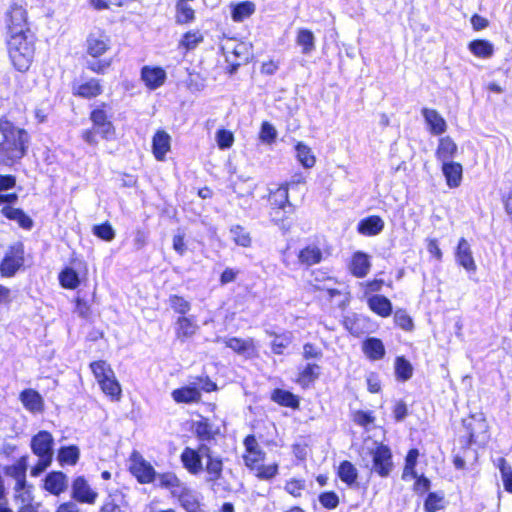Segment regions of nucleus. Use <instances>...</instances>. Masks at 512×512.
Returning a JSON list of instances; mask_svg holds the SVG:
<instances>
[{"instance_id": "obj_1", "label": "nucleus", "mask_w": 512, "mask_h": 512, "mask_svg": "<svg viewBox=\"0 0 512 512\" xmlns=\"http://www.w3.org/2000/svg\"><path fill=\"white\" fill-rule=\"evenodd\" d=\"M0 164L11 166L26 152L29 134L6 119L0 120Z\"/></svg>"}, {"instance_id": "obj_2", "label": "nucleus", "mask_w": 512, "mask_h": 512, "mask_svg": "<svg viewBox=\"0 0 512 512\" xmlns=\"http://www.w3.org/2000/svg\"><path fill=\"white\" fill-rule=\"evenodd\" d=\"M360 458L363 465L380 477H388L394 468L391 449L381 442H365Z\"/></svg>"}, {"instance_id": "obj_3", "label": "nucleus", "mask_w": 512, "mask_h": 512, "mask_svg": "<svg viewBox=\"0 0 512 512\" xmlns=\"http://www.w3.org/2000/svg\"><path fill=\"white\" fill-rule=\"evenodd\" d=\"M13 28V34L8 42L10 59L18 71L27 72L32 64V48L28 40L31 32L21 34L19 27Z\"/></svg>"}, {"instance_id": "obj_4", "label": "nucleus", "mask_w": 512, "mask_h": 512, "mask_svg": "<svg viewBox=\"0 0 512 512\" xmlns=\"http://www.w3.org/2000/svg\"><path fill=\"white\" fill-rule=\"evenodd\" d=\"M26 462L27 458H22L16 464L6 468V473L16 480L15 501L19 505L18 512H32V496L25 481Z\"/></svg>"}, {"instance_id": "obj_5", "label": "nucleus", "mask_w": 512, "mask_h": 512, "mask_svg": "<svg viewBox=\"0 0 512 512\" xmlns=\"http://www.w3.org/2000/svg\"><path fill=\"white\" fill-rule=\"evenodd\" d=\"M269 201L271 204V218L277 225L281 226L282 229H289V225L286 226L284 221V214L293 213L294 207L289 201L288 187L280 186L275 191L271 192Z\"/></svg>"}, {"instance_id": "obj_6", "label": "nucleus", "mask_w": 512, "mask_h": 512, "mask_svg": "<svg viewBox=\"0 0 512 512\" xmlns=\"http://www.w3.org/2000/svg\"><path fill=\"white\" fill-rule=\"evenodd\" d=\"M53 438L47 431H40L34 435V454L39 456V461L34 465V475L41 473L51 463L53 457Z\"/></svg>"}, {"instance_id": "obj_7", "label": "nucleus", "mask_w": 512, "mask_h": 512, "mask_svg": "<svg viewBox=\"0 0 512 512\" xmlns=\"http://www.w3.org/2000/svg\"><path fill=\"white\" fill-rule=\"evenodd\" d=\"M208 453L210 447L206 444H200L196 449L186 447L180 455V460L191 475H199L204 471L203 459H206Z\"/></svg>"}, {"instance_id": "obj_8", "label": "nucleus", "mask_w": 512, "mask_h": 512, "mask_svg": "<svg viewBox=\"0 0 512 512\" xmlns=\"http://www.w3.org/2000/svg\"><path fill=\"white\" fill-rule=\"evenodd\" d=\"M222 50L230 65V73H234L239 66L247 63L251 56L250 47L244 42L228 41Z\"/></svg>"}, {"instance_id": "obj_9", "label": "nucleus", "mask_w": 512, "mask_h": 512, "mask_svg": "<svg viewBox=\"0 0 512 512\" xmlns=\"http://www.w3.org/2000/svg\"><path fill=\"white\" fill-rule=\"evenodd\" d=\"M463 426L469 435V443L482 445L487 442L488 424L483 414L469 416L463 420Z\"/></svg>"}, {"instance_id": "obj_10", "label": "nucleus", "mask_w": 512, "mask_h": 512, "mask_svg": "<svg viewBox=\"0 0 512 512\" xmlns=\"http://www.w3.org/2000/svg\"><path fill=\"white\" fill-rule=\"evenodd\" d=\"M129 469L140 483H151L156 478V471L150 463H148L141 454L133 451L130 459Z\"/></svg>"}, {"instance_id": "obj_11", "label": "nucleus", "mask_w": 512, "mask_h": 512, "mask_svg": "<svg viewBox=\"0 0 512 512\" xmlns=\"http://www.w3.org/2000/svg\"><path fill=\"white\" fill-rule=\"evenodd\" d=\"M23 255L24 250L21 243L11 246L0 264L1 275L4 277L13 276L23 264Z\"/></svg>"}, {"instance_id": "obj_12", "label": "nucleus", "mask_w": 512, "mask_h": 512, "mask_svg": "<svg viewBox=\"0 0 512 512\" xmlns=\"http://www.w3.org/2000/svg\"><path fill=\"white\" fill-rule=\"evenodd\" d=\"M244 446V463L250 470H254V467H257L258 464L264 461L266 454L253 435H248L245 438Z\"/></svg>"}, {"instance_id": "obj_13", "label": "nucleus", "mask_w": 512, "mask_h": 512, "mask_svg": "<svg viewBox=\"0 0 512 512\" xmlns=\"http://www.w3.org/2000/svg\"><path fill=\"white\" fill-rule=\"evenodd\" d=\"M72 496L81 503L94 504L97 499L95 492L84 477H77L72 484Z\"/></svg>"}, {"instance_id": "obj_14", "label": "nucleus", "mask_w": 512, "mask_h": 512, "mask_svg": "<svg viewBox=\"0 0 512 512\" xmlns=\"http://www.w3.org/2000/svg\"><path fill=\"white\" fill-rule=\"evenodd\" d=\"M456 262L467 271H476L477 266L473 258L471 246L465 238L458 242L455 252Z\"/></svg>"}, {"instance_id": "obj_15", "label": "nucleus", "mask_w": 512, "mask_h": 512, "mask_svg": "<svg viewBox=\"0 0 512 512\" xmlns=\"http://www.w3.org/2000/svg\"><path fill=\"white\" fill-rule=\"evenodd\" d=\"M86 46L88 55L98 58L109 49L110 40L103 33H91L87 38Z\"/></svg>"}, {"instance_id": "obj_16", "label": "nucleus", "mask_w": 512, "mask_h": 512, "mask_svg": "<svg viewBox=\"0 0 512 512\" xmlns=\"http://www.w3.org/2000/svg\"><path fill=\"white\" fill-rule=\"evenodd\" d=\"M206 463L204 466V471L206 472L205 481L214 486L216 482L222 477L223 473V461L219 456H214L212 450L210 449V453L206 457Z\"/></svg>"}, {"instance_id": "obj_17", "label": "nucleus", "mask_w": 512, "mask_h": 512, "mask_svg": "<svg viewBox=\"0 0 512 512\" xmlns=\"http://www.w3.org/2000/svg\"><path fill=\"white\" fill-rule=\"evenodd\" d=\"M215 342H223L228 348L232 349L237 354L244 356H250L255 349L254 340L252 338L241 339L237 337H217Z\"/></svg>"}, {"instance_id": "obj_18", "label": "nucleus", "mask_w": 512, "mask_h": 512, "mask_svg": "<svg viewBox=\"0 0 512 512\" xmlns=\"http://www.w3.org/2000/svg\"><path fill=\"white\" fill-rule=\"evenodd\" d=\"M91 121L93 122V128L104 139H110L114 135V127L112 123L107 119L106 112L102 109H95L91 113Z\"/></svg>"}, {"instance_id": "obj_19", "label": "nucleus", "mask_w": 512, "mask_h": 512, "mask_svg": "<svg viewBox=\"0 0 512 512\" xmlns=\"http://www.w3.org/2000/svg\"><path fill=\"white\" fill-rule=\"evenodd\" d=\"M141 79L149 89L154 90L164 84L166 72L161 67L144 66L141 70Z\"/></svg>"}, {"instance_id": "obj_20", "label": "nucleus", "mask_w": 512, "mask_h": 512, "mask_svg": "<svg viewBox=\"0 0 512 512\" xmlns=\"http://www.w3.org/2000/svg\"><path fill=\"white\" fill-rule=\"evenodd\" d=\"M171 147V137L164 130H158L152 139V151L158 161H163Z\"/></svg>"}, {"instance_id": "obj_21", "label": "nucleus", "mask_w": 512, "mask_h": 512, "mask_svg": "<svg viewBox=\"0 0 512 512\" xmlns=\"http://www.w3.org/2000/svg\"><path fill=\"white\" fill-rule=\"evenodd\" d=\"M371 268L369 256L363 252H355L349 264L351 274L357 278L365 277Z\"/></svg>"}, {"instance_id": "obj_22", "label": "nucleus", "mask_w": 512, "mask_h": 512, "mask_svg": "<svg viewBox=\"0 0 512 512\" xmlns=\"http://www.w3.org/2000/svg\"><path fill=\"white\" fill-rule=\"evenodd\" d=\"M27 11L21 6H12L9 12V32L10 36L13 34V27H19L22 33H30V29L27 23Z\"/></svg>"}, {"instance_id": "obj_23", "label": "nucleus", "mask_w": 512, "mask_h": 512, "mask_svg": "<svg viewBox=\"0 0 512 512\" xmlns=\"http://www.w3.org/2000/svg\"><path fill=\"white\" fill-rule=\"evenodd\" d=\"M421 112L432 134L440 135L446 131V121L435 109L423 108Z\"/></svg>"}, {"instance_id": "obj_24", "label": "nucleus", "mask_w": 512, "mask_h": 512, "mask_svg": "<svg viewBox=\"0 0 512 512\" xmlns=\"http://www.w3.org/2000/svg\"><path fill=\"white\" fill-rule=\"evenodd\" d=\"M442 171L450 188L458 187L462 180V165L449 161L442 163Z\"/></svg>"}, {"instance_id": "obj_25", "label": "nucleus", "mask_w": 512, "mask_h": 512, "mask_svg": "<svg viewBox=\"0 0 512 512\" xmlns=\"http://www.w3.org/2000/svg\"><path fill=\"white\" fill-rule=\"evenodd\" d=\"M44 488L54 495H59L67 488V477L62 472L49 473L44 481Z\"/></svg>"}, {"instance_id": "obj_26", "label": "nucleus", "mask_w": 512, "mask_h": 512, "mask_svg": "<svg viewBox=\"0 0 512 512\" xmlns=\"http://www.w3.org/2000/svg\"><path fill=\"white\" fill-rule=\"evenodd\" d=\"M457 145L451 137H442L436 150V157L442 163L452 161L457 153Z\"/></svg>"}, {"instance_id": "obj_27", "label": "nucleus", "mask_w": 512, "mask_h": 512, "mask_svg": "<svg viewBox=\"0 0 512 512\" xmlns=\"http://www.w3.org/2000/svg\"><path fill=\"white\" fill-rule=\"evenodd\" d=\"M296 44L301 47L303 55H310L316 48L314 33L306 28H300L296 34Z\"/></svg>"}, {"instance_id": "obj_28", "label": "nucleus", "mask_w": 512, "mask_h": 512, "mask_svg": "<svg viewBox=\"0 0 512 512\" xmlns=\"http://www.w3.org/2000/svg\"><path fill=\"white\" fill-rule=\"evenodd\" d=\"M362 349L364 354L370 360H380L385 355V347L383 342L378 338L371 337L365 340L362 345Z\"/></svg>"}, {"instance_id": "obj_29", "label": "nucleus", "mask_w": 512, "mask_h": 512, "mask_svg": "<svg viewBox=\"0 0 512 512\" xmlns=\"http://www.w3.org/2000/svg\"><path fill=\"white\" fill-rule=\"evenodd\" d=\"M74 95L82 98H93L102 93V86L97 79H90L89 81L75 86L73 88Z\"/></svg>"}, {"instance_id": "obj_30", "label": "nucleus", "mask_w": 512, "mask_h": 512, "mask_svg": "<svg viewBox=\"0 0 512 512\" xmlns=\"http://www.w3.org/2000/svg\"><path fill=\"white\" fill-rule=\"evenodd\" d=\"M198 330V325L188 317H179L176 321V336L182 342L192 337Z\"/></svg>"}, {"instance_id": "obj_31", "label": "nucleus", "mask_w": 512, "mask_h": 512, "mask_svg": "<svg viewBox=\"0 0 512 512\" xmlns=\"http://www.w3.org/2000/svg\"><path fill=\"white\" fill-rule=\"evenodd\" d=\"M369 308L376 314L387 317L392 312V304L388 298L383 295H373L368 299Z\"/></svg>"}, {"instance_id": "obj_32", "label": "nucleus", "mask_w": 512, "mask_h": 512, "mask_svg": "<svg viewBox=\"0 0 512 512\" xmlns=\"http://www.w3.org/2000/svg\"><path fill=\"white\" fill-rule=\"evenodd\" d=\"M174 401L178 403H194L201 398V393L197 387H182L172 392Z\"/></svg>"}, {"instance_id": "obj_33", "label": "nucleus", "mask_w": 512, "mask_h": 512, "mask_svg": "<svg viewBox=\"0 0 512 512\" xmlns=\"http://www.w3.org/2000/svg\"><path fill=\"white\" fill-rule=\"evenodd\" d=\"M384 228V221L379 216L363 219L358 225V231L364 235H377Z\"/></svg>"}, {"instance_id": "obj_34", "label": "nucleus", "mask_w": 512, "mask_h": 512, "mask_svg": "<svg viewBox=\"0 0 512 512\" xmlns=\"http://www.w3.org/2000/svg\"><path fill=\"white\" fill-rule=\"evenodd\" d=\"M338 476L349 487L357 486L358 470L350 461H343L338 468Z\"/></svg>"}, {"instance_id": "obj_35", "label": "nucleus", "mask_w": 512, "mask_h": 512, "mask_svg": "<svg viewBox=\"0 0 512 512\" xmlns=\"http://www.w3.org/2000/svg\"><path fill=\"white\" fill-rule=\"evenodd\" d=\"M298 258L302 264L312 266L322 260V251L315 245H309L299 252Z\"/></svg>"}, {"instance_id": "obj_36", "label": "nucleus", "mask_w": 512, "mask_h": 512, "mask_svg": "<svg viewBox=\"0 0 512 512\" xmlns=\"http://www.w3.org/2000/svg\"><path fill=\"white\" fill-rule=\"evenodd\" d=\"M296 158L304 168H312L316 163V158L309 146L298 142L295 146Z\"/></svg>"}, {"instance_id": "obj_37", "label": "nucleus", "mask_w": 512, "mask_h": 512, "mask_svg": "<svg viewBox=\"0 0 512 512\" xmlns=\"http://www.w3.org/2000/svg\"><path fill=\"white\" fill-rule=\"evenodd\" d=\"M90 367L99 385L114 376V371L105 361L100 360L92 362Z\"/></svg>"}, {"instance_id": "obj_38", "label": "nucleus", "mask_w": 512, "mask_h": 512, "mask_svg": "<svg viewBox=\"0 0 512 512\" xmlns=\"http://www.w3.org/2000/svg\"><path fill=\"white\" fill-rule=\"evenodd\" d=\"M90 367L99 385L114 376V371L105 361L100 360L92 362Z\"/></svg>"}, {"instance_id": "obj_39", "label": "nucleus", "mask_w": 512, "mask_h": 512, "mask_svg": "<svg viewBox=\"0 0 512 512\" xmlns=\"http://www.w3.org/2000/svg\"><path fill=\"white\" fill-rule=\"evenodd\" d=\"M90 367L99 385L114 376V371L105 361L100 360L92 362Z\"/></svg>"}, {"instance_id": "obj_40", "label": "nucleus", "mask_w": 512, "mask_h": 512, "mask_svg": "<svg viewBox=\"0 0 512 512\" xmlns=\"http://www.w3.org/2000/svg\"><path fill=\"white\" fill-rule=\"evenodd\" d=\"M178 500L187 512H195L196 509L200 508L199 501L195 493L186 487L181 488Z\"/></svg>"}, {"instance_id": "obj_41", "label": "nucleus", "mask_w": 512, "mask_h": 512, "mask_svg": "<svg viewBox=\"0 0 512 512\" xmlns=\"http://www.w3.org/2000/svg\"><path fill=\"white\" fill-rule=\"evenodd\" d=\"M272 400L282 406L296 408L299 405L297 397L289 391L276 389L273 391Z\"/></svg>"}, {"instance_id": "obj_42", "label": "nucleus", "mask_w": 512, "mask_h": 512, "mask_svg": "<svg viewBox=\"0 0 512 512\" xmlns=\"http://www.w3.org/2000/svg\"><path fill=\"white\" fill-rule=\"evenodd\" d=\"M195 18V11L187 1L178 0L176 3V21L180 24L190 23Z\"/></svg>"}, {"instance_id": "obj_43", "label": "nucleus", "mask_w": 512, "mask_h": 512, "mask_svg": "<svg viewBox=\"0 0 512 512\" xmlns=\"http://www.w3.org/2000/svg\"><path fill=\"white\" fill-rule=\"evenodd\" d=\"M255 12V4L250 1L241 2L233 7L232 18L236 22H241L250 17Z\"/></svg>"}, {"instance_id": "obj_44", "label": "nucleus", "mask_w": 512, "mask_h": 512, "mask_svg": "<svg viewBox=\"0 0 512 512\" xmlns=\"http://www.w3.org/2000/svg\"><path fill=\"white\" fill-rule=\"evenodd\" d=\"M60 284L67 289H76L79 286V276L77 272L67 267L59 274Z\"/></svg>"}, {"instance_id": "obj_45", "label": "nucleus", "mask_w": 512, "mask_h": 512, "mask_svg": "<svg viewBox=\"0 0 512 512\" xmlns=\"http://www.w3.org/2000/svg\"><path fill=\"white\" fill-rule=\"evenodd\" d=\"M470 51L477 57H490L493 54V46L485 40H475L469 44Z\"/></svg>"}, {"instance_id": "obj_46", "label": "nucleus", "mask_w": 512, "mask_h": 512, "mask_svg": "<svg viewBox=\"0 0 512 512\" xmlns=\"http://www.w3.org/2000/svg\"><path fill=\"white\" fill-rule=\"evenodd\" d=\"M230 234L236 245L242 247H249L251 245L252 240L250 234L242 226L236 225L231 227Z\"/></svg>"}, {"instance_id": "obj_47", "label": "nucleus", "mask_w": 512, "mask_h": 512, "mask_svg": "<svg viewBox=\"0 0 512 512\" xmlns=\"http://www.w3.org/2000/svg\"><path fill=\"white\" fill-rule=\"evenodd\" d=\"M320 367L317 364H307L298 377V382L302 386H308L318 378Z\"/></svg>"}, {"instance_id": "obj_48", "label": "nucleus", "mask_w": 512, "mask_h": 512, "mask_svg": "<svg viewBox=\"0 0 512 512\" xmlns=\"http://www.w3.org/2000/svg\"><path fill=\"white\" fill-rule=\"evenodd\" d=\"M278 464L273 463L269 465H264L262 463L258 464L257 467H254L255 476L260 480H271L278 474Z\"/></svg>"}, {"instance_id": "obj_49", "label": "nucleus", "mask_w": 512, "mask_h": 512, "mask_svg": "<svg viewBox=\"0 0 512 512\" xmlns=\"http://www.w3.org/2000/svg\"><path fill=\"white\" fill-rule=\"evenodd\" d=\"M412 372V365L404 357L396 358L395 373L398 379L406 381L412 377Z\"/></svg>"}, {"instance_id": "obj_50", "label": "nucleus", "mask_w": 512, "mask_h": 512, "mask_svg": "<svg viewBox=\"0 0 512 512\" xmlns=\"http://www.w3.org/2000/svg\"><path fill=\"white\" fill-rule=\"evenodd\" d=\"M2 212L7 218L17 221L24 228H29L32 224L30 218L20 209L5 207Z\"/></svg>"}, {"instance_id": "obj_51", "label": "nucleus", "mask_w": 512, "mask_h": 512, "mask_svg": "<svg viewBox=\"0 0 512 512\" xmlns=\"http://www.w3.org/2000/svg\"><path fill=\"white\" fill-rule=\"evenodd\" d=\"M102 391L109 396L112 400H118L121 395V387L118 381L115 378V375L111 377L109 380L104 381L103 384L100 385Z\"/></svg>"}, {"instance_id": "obj_52", "label": "nucleus", "mask_w": 512, "mask_h": 512, "mask_svg": "<svg viewBox=\"0 0 512 512\" xmlns=\"http://www.w3.org/2000/svg\"><path fill=\"white\" fill-rule=\"evenodd\" d=\"M58 459L61 463L74 465L79 459V450L74 446L62 448L59 451Z\"/></svg>"}, {"instance_id": "obj_53", "label": "nucleus", "mask_w": 512, "mask_h": 512, "mask_svg": "<svg viewBox=\"0 0 512 512\" xmlns=\"http://www.w3.org/2000/svg\"><path fill=\"white\" fill-rule=\"evenodd\" d=\"M259 138L263 143L272 144L277 138V130L272 124L265 121L261 125Z\"/></svg>"}, {"instance_id": "obj_54", "label": "nucleus", "mask_w": 512, "mask_h": 512, "mask_svg": "<svg viewBox=\"0 0 512 512\" xmlns=\"http://www.w3.org/2000/svg\"><path fill=\"white\" fill-rule=\"evenodd\" d=\"M306 488L305 480L303 479H290L285 484V491L293 497H301L302 492Z\"/></svg>"}, {"instance_id": "obj_55", "label": "nucleus", "mask_w": 512, "mask_h": 512, "mask_svg": "<svg viewBox=\"0 0 512 512\" xmlns=\"http://www.w3.org/2000/svg\"><path fill=\"white\" fill-rule=\"evenodd\" d=\"M93 233L100 239L108 242L115 238V230L108 222L101 225H95L93 227Z\"/></svg>"}, {"instance_id": "obj_56", "label": "nucleus", "mask_w": 512, "mask_h": 512, "mask_svg": "<svg viewBox=\"0 0 512 512\" xmlns=\"http://www.w3.org/2000/svg\"><path fill=\"white\" fill-rule=\"evenodd\" d=\"M169 302L173 310L182 315L188 313L191 308V305L188 301L177 295L171 296Z\"/></svg>"}, {"instance_id": "obj_57", "label": "nucleus", "mask_w": 512, "mask_h": 512, "mask_svg": "<svg viewBox=\"0 0 512 512\" xmlns=\"http://www.w3.org/2000/svg\"><path fill=\"white\" fill-rule=\"evenodd\" d=\"M216 141L220 149H228L234 142L233 133L225 129H220L216 133Z\"/></svg>"}, {"instance_id": "obj_58", "label": "nucleus", "mask_w": 512, "mask_h": 512, "mask_svg": "<svg viewBox=\"0 0 512 512\" xmlns=\"http://www.w3.org/2000/svg\"><path fill=\"white\" fill-rule=\"evenodd\" d=\"M203 37L198 32H187L181 42L180 45L185 47L187 50L194 49L201 41Z\"/></svg>"}, {"instance_id": "obj_59", "label": "nucleus", "mask_w": 512, "mask_h": 512, "mask_svg": "<svg viewBox=\"0 0 512 512\" xmlns=\"http://www.w3.org/2000/svg\"><path fill=\"white\" fill-rule=\"evenodd\" d=\"M159 485L164 488L180 487V480L174 473H163L158 475Z\"/></svg>"}, {"instance_id": "obj_60", "label": "nucleus", "mask_w": 512, "mask_h": 512, "mask_svg": "<svg viewBox=\"0 0 512 512\" xmlns=\"http://www.w3.org/2000/svg\"><path fill=\"white\" fill-rule=\"evenodd\" d=\"M319 502L326 509H334L339 504V498L335 492H324L319 496Z\"/></svg>"}, {"instance_id": "obj_61", "label": "nucleus", "mask_w": 512, "mask_h": 512, "mask_svg": "<svg viewBox=\"0 0 512 512\" xmlns=\"http://www.w3.org/2000/svg\"><path fill=\"white\" fill-rule=\"evenodd\" d=\"M291 343V337L289 335L276 336L272 341L271 347L275 354H282L284 349Z\"/></svg>"}, {"instance_id": "obj_62", "label": "nucleus", "mask_w": 512, "mask_h": 512, "mask_svg": "<svg viewBox=\"0 0 512 512\" xmlns=\"http://www.w3.org/2000/svg\"><path fill=\"white\" fill-rule=\"evenodd\" d=\"M443 497L438 496L436 493H430L424 503V508L427 512H436L441 508Z\"/></svg>"}, {"instance_id": "obj_63", "label": "nucleus", "mask_w": 512, "mask_h": 512, "mask_svg": "<svg viewBox=\"0 0 512 512\" xmlns=\"http://www.w3.org/2000/svg\"><path fill=\"white\" fill-rule=\"evenodd\" d=\"M395 323L404 330H410L413 326L412 319L403 310H397L394 314Z\"/></svg>"}, {"instance_id": "obj_64", "label": "nucleus", "mask_w": 512, "mask_h": 512, "mask_svg": "<svg viewBox=\"0 0 512 512\" xmlns=\"http://www.w3.org/2000/svg\"><path fill=\"white\" fill-rule=\"evenodd\" d=\"M374 420H375V418L371 412L359 410L353 414V421L356 424L363 426V427H366L369 424L373 423Z\"/></svg>"}]
</instances>
